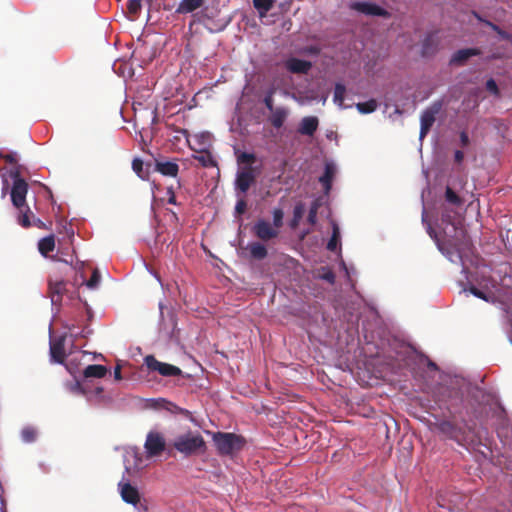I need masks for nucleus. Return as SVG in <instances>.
I'll list each match as a JSON object with an SVG mask.
<instances>
[{
	"mask_svg": "<svg viewBox=\"0 0 512 512\" xmlns=\"http://www.w3.org/2000/svg\"><path fill=\"white\" fill-rule=\"evenodd\" d=\"M141 0H129L127 4V9L130 14L137 15L141 10Z\"/></svg>",
	"mask_w": 512,
	"mask_h": 512,
	"instance_id": "nucleus-42",
	"label": "nucleus"
},
{
	"mask_svg": "<svg viewBox=\"0 0 512 512\" xmlns=\"http://www.w3.org/2000/svg\"><path fill=\"white\" fill-rule=\"evenodd\" d=\"M157 403L167 404V401H166V400H164V399H158V400H157Z\"/></svg>",
	"mask_w": 512,
	"mask_h": 512,
	"instance_id": "nucleus-63",
	"label": "nucleus"
},
{
	"mask_svg": "<svg viewBox=\"0 0 512 512\" xmlns=\"http://www.w3.org/2000/svg\"><path fill=\"white\" fill-rule=\"evenodd\" d=\"M429 366L432 368H436V365L433 362H429Z\"/></svg>",
	"mask_w": 512,
	"mask_h": 512,
	"instance_id": "nucleus-64",
	"label": "nucleus"
},
{
	"mask_svg": "<svg viewBox=\"0 0 512 512\" xmlns=\"http://www.w3.org/2000/svg\"><path fill=\"white\" fill-rule=\"evenodd\" d=\"M273 93H274V90L271 89L264 97V104L266 106V108L270 111H273L274 108H273Z\"/></svg>",
	"mask_w": 512,
	"mask_h": 512,
	"instance_id": "nucleus-45",
	"label": "nucleus"
},
{
	"mask_svg": "<svg viewBox=\"0 0 512 512\" xmlns=\"http://www.w3.org/2000/svg\"><path fill=\"white\" fill-rule=\"evenodd\" d=\"M300 131H301L303 134H306V135H308V136L312 137V136L314 135V132H315L316 130H310V129H307V130H300Z\"/></svg>",
	"mask_w": 512,
	"mask_h": 512,
	"instance_id": "nucleus-60",
	"label": "nucleus"
},
{
	"mask_svg": "<svg viewBox=\"0 0 512 512\" xmlns=\"http://www.w3.org/2000/svg\"><path fill=\"white\" fill-rule=\"evenodd\" d=\"M51 304L57 305L61 302L62 295L65 291V283L63 281H51L49 283Z\"/></svg>",
	"mask_w": 512,
	"mask_h": 512,
	"instance_id": "nucleus-20",
	"label": "nucleus"
},
{
	"mask_svg": "<svg viewBox=\"0 0 512 512\" xmlns=\"http://www.w3.org/2000/svg\"><path fill=\"white\" fill-rule=\"evenodd\" d=\"M180 131H181V132H183V133L185 134V136L187 137V140L189 141V137H190V135L187 133V132H188V130L183 129V130H180Z\"/></svg>",
	"mask_w": 512,
	"mask_h": 512,
	"instance_id": "nucleus-61",
	"label": "nucleus"
},
{
	"mask_svg": "<svg viewBox=\"0 0 512 512\" xmlns=\"http://www.w3.org/2000/svg\"><path fill=\"white\" fill-rule=\"evenodd\" d=\"M213 441L219 453L224 455H229L240 450L243 444L242 439L232 433L218 432L214 434Z\"/></svg>",
	"mask_w": 512,
	"mask_h": 512,
	"instance_id": "nucleus-4",
	"label": "nucleus"
},
{
	"mask_svg": "<svg viewBox=\"0 0 512 512\" xmlns=\"http://www.w3.org/2000/svg\"><path fill=\"white\" fill-rule=\"evenodd\" d=\"M460 140H461L462 145H464V146H466L469 143V137L465 130L462 131V133L460 135Z\"/></svg>",
	"mask_w": 512,
	"mask_h": 512,
	"instance_id": "nucleus-54",
	"label": "nucleus"
},
{
	"mask_svg": "<svg viewBox=\"0 0 512 512\" xmlns=\"http://www.w3.org/2000/svg\"><path fill=\"white\" fill-rule=\"evenodd\" d=\"M139 112H140V117L146 116L147 118H149L151 120V124L156 123V109L155 108L146 107L143 110H140Z\"/></svg>",
	"mask_w": 512,
	"mask_h": 512,
	"instance_id": "nucleus-43",
	"label": "nucleus"
},
{
	"mask_svg": "<svg viewBox=\"0 0 512 512\" xmlns=\"http://www.w3.org/2000/svg\"><path fill=\"white\" fill-rule=\"evenodd\" d=\"M55 247L54 237L52 235L42 238L38 242L39 252L46 256L49 252L53 251Z\"/></svg>",
	"mask_w": 512,
	"mask_h": 512,
	"instance_id": "nucleus-24",
	"label": "nucleus"
},
{
	"mask_svg": "<svg viewBox=\"0 0 512 512\" xmlns=\"http://www.w3.org/2000/svg\"><path fill=\"white\" fill-rule=\"evenodd\" d=\"M377 106V101L374 99H370L366 102H361L356 105L358 111L362 114H367L375 111Z\"/></svg>",
	"mask_w": 512,
	"mask_h": 512,
	"instance_id": "nucleus-29",
	"label": "nucleus"
},
{
	"mask_svg": "<svg viewBox=\"0 0 512 512\" xmlns=\"http://www.w3.org/2000/svg\"><path fill=\"white\" fill-rule=\"evenodd\" d=\"M88 389L93 394V399L87 400L91 403H100L105 401V396L103 395V387L97 386L92 389L90 382H88Z\"/></svg>",
	"mask_w": 512,
	"mask_h": 512,
	"instance_id": "nucleus-32",
	"label": "nucleus"
},
{
	"mask_svg": "<svg viewBox=\"0 0 512 512\" xmlns=\"http://www.w3.org/2000/svg\"><path fill=\"white\" fill-rule=\"evenodd\" d=\"M340 244V228L336 222L332 221V235L327 243L329 251H335Z\"/></svg>",
	"mask_w": 512,
	"mask_h": 512,
	"instance_id": "nucleus-25",
	"label": "nucleus"
},
{
	"mask_svg": "<svg viewBox=\"0 0 512 512\" xmlns=\"http://www.w3.org/2000/svg\"><path fill=\"white\" fill-rule=\"evenodd\" d=\"M284 66L290 73L307 74L312 68V63L307 60L291 57L285 61Z\"/></svg>",
	"mask_w": 512,
	"mask_h": 512,
	"instance_id": "nucleus-13",
	"label": "nucleus"
},
{
	"mask_svg": "<svg viewBox=\"0 0 512 512\" xmlns=\"http://www.w3.org/2000/svg\"><path fill=\"white\" fill-rule=\"evenodd\" d=\"M144 363L150 371H157L160 375L169 377V376H178L181 374V369L164 362L158 361L153 355H147L144 358Z\"/></svg>",
	"mask_w": 512,
	"mask_h": 512,
	"instance_id": "nucleus-6",
	"label": "nucleus"
},
{
	"mask_svg": "<svg viewBox=\"0 0 512 512\" xmlns=\"http://www.w3.org/2000/svg\"><path fill=\"white\" fill-rule=\"evenodd\" d=\"M196 158L203 164V166H208L211 162V159L208 155H201L197 156Z\"/></svg>",
	"mask_w": 512,
	"mask_h": 512,
	"instance_id": "nucleus-52",
	"label": "nucleus"
},
{
	"mask_svg": "<svg viewBox=\"0 0 512 512\" xmlns=\"http://www.w3.org/2000/svg\"><path fill=\"white\" fill-rule=\"evenodd\" d=\"M286 112L285 110L283 109H274L273 111H271V117H270V122L272 124V126L274 128H281L284 121H285V118H286Z\"/></svg>",
	"mask_w": 512,
	"mask_h": 512,
	"instance_id": "nucleus-26",
	"label": "nucleus"
},
{
	"mask_svg": "<svg viewBox=\"0 0 512 512\" xmlns=\"http://www.w3.org/2000/svg\"><path fill=\"white\" fill-rule=\"evenodd\" d=\"M252 230L262 241H268L278 236V230L268 221L263 219L256 221Z\"/></svg>",
	"mask_w": 512,
	"mask_h": 512,
	"instance_id": "nucleus-12",
	"label": "nucleus"
},
{
	"mask_svg": "<svg viewBox=\"0 0 512 512\" xmlns=\"http://www.w3.org/2000/svg\"><path fill=\"white\" fill-rule=\"evenodd\" d=\"M318 123V118L315 116L305 117L301 122L300 128H317Z\"/></svg>",
	"mask_w": 512,
	"mask_h": 512,
	"instance_id": "nucleus-40",
	"label": "nucleus"
},
{
	"mask_svg": "<svg viewBox=\"0 0 512 512\" xmlns=\"http://www.w3.org/2000/svg\"><path fill=\"white\" fill-rule=\"evenodd\" d=\"M19 223H20L23 227H28V226H30V220H29V216L27 215V213H24V214H22V215L19 217Z\"/></svg>",
	"mask_w": 512,
	"mask_h": 512,
	"instance_id": "nucleus-49",
	"label": "nucleus"
},
{
	"mask_svg": "<svg viewBox=\"0 0 512 512\" xmlns=\"http://www.w3.org/2000/svg\"><path fill=\"white\" fill-rule=\"evenodd\" d=\"M273 226L279 230L283 223V211L280 208H276L273 210Z\"/></svg>",
	"mask_w": 512,
	"mask_h": 512,
	"instance_id": "nucleus-39",
	"label": "nucleus"
},
{
	"mask_svg": "<svg viewBox=\"0 0 512 512\" xmlns=\"http://www.w3.org/2000/svg\"><path fill=\"white\" fill-rule=\"evenodd\" d=\"M318 209H319V204L317 201H314L310 207L308 219H307L311 225H314L316 223Z\"/></svg>",
	"mask_w": 512,
	"mask_h": 512,
	"instance_id": "nucleus-41",
	"label": "nucleus"
},
{
	"mask_svg": "<svg viewBox=\"0 0 512 512\" xmlns=\"http://www.w3.org/2000/svg\"><path fill=\"white\" fill-rule=\"evenodd\" d=\"M65 387L74 395L84 396L86 400L93 399V394L88 389V381H79L75 379L73 382H67Z\"/></svg>",
	"mask_w": 512,
	"mask_h": 512,
	"instance_id": "nucleus-17",
	"label": "nucleus"
},
{
	"mask_svg": "<svg viewBox=\"0 0 512 512\" xmlns=\"http://www.w3.org/2000/svg\"><path fill=\"white\" fill-rule=\"evenodd\" d=\"M106 374L107 369L103 365H88L83 371L85 378H103Z\"/></svg>",
	"mask_w": 512,
	"mask_h": 512,
	"instance_id": "nucleus-22",
	"label": "nucleus"
},
{
	"mask_svg": "<svg viewBox=\"0 0 512 512\" xmlns=\"http://www.w3.org/2000/svg\"><path fill=\"white\" fill-rule=\"evenodd\" d=\"M123 460L127 471L131 469L139 470L147 466L146 457L141 454L138 447L125 448Z\"/></svg>",
	"mask_w": 512,
	"mask_h": 512,
	"instance_id": "nucleus-7",
	"label": "nucleus"
},
{
	"mask_svg": "<svg viewBox=\"0 0 512 512\" xmlns=\"http://www.w3.org/2000/svg\"><path fill=\"white\" fill-rule=\"evenodd\" d=\"M305 206L302 203L295 205L293 210V219L291 220V227L295 228L298 226L300 220L303 217Z\"/></svg>",
	"mask_w": 512,
	"mask_h": 512,
	"instance_id": "nucleus-31",
	"label": "nucleus"
},
{
	"mask_svg": "<svg viewBox=\"0 0 512 512\" xmlns=\"http://www.w3.org/2000/svg\"><path fill=\"white\" fill-rule=\"evenodd\" d=\"M133 171L140 177L145 180L148 177V172L144 170V163L142 160L135 158L132 162Z\"/></svg>",
	"mask_w": 512,
	"mask_h": 512,
	"instance_id": "nucleus-33",
	"label": "nucleus"
},
{
	"mask_svg": "<svg viewBox=\"0 0 512 512\" xmlns=\"http://www.w3.org/2000/svg\"><path fill=\"white\" fill-rule=\"evenodd\" d=\"M486 89L493 94H498V86L493 79L486 82Z\"/></svg>",
	"mask_w": 512,
	"mask_h": 512,
	"instance_id": "nucleus-47",
	"label": "nucleus"
},
{
	"mask_svg": "<svg viewBox=\"0 0 512 512\" xmlns=\"http://www.w3.org/2000/svg\"><path fill=\"white\" fill-rule=\"evenodd\" d=\"M445 197H446L447 202H449L450 204H453L456 206H459L462 204L461 198L450 187L446 188Z\"/></svg>",
	"mask_w": 512,
	"mask_h": 512,
	"instance_id": "nucleus-37",
	"label": "nucleus"
},
{
	"mask_svg": "<svg viewBox=\"0 0 512 512\" xmlns=\"http://www.w3.org/2000/svg\"><path fill=\"white\" fill-rule=\"evenodd\" d=\"M439 45V39L437 36V32L429 33L422 44V55L430 56L437 51Z\"/></svg>",
	"mask_w": 512,
	"mask_h": 512,
	"instance_id": "nucleus-19",
	"label": "nucleus"
},
{
	"mask_svg": "<svg viewBox=\"0 0 512 512\" xmlns=\"http://www.w3.org/2000/svg\"><path fill=\"white\" fill-rule=\"evenodd\" d=\"M321 52V48L317 45L306 46L302 49L303 54L317 56Z\"/></svg>",
	"mask_w": 512,
	"mask_h": 512,
	"instance_id": "nucleus-44",
	"label": "nucleus"
},
{
	"mask_svg": "<svg viewBox=\"0 0 512 512\" xmlns=\"http://www.w3.org/2000/svg\"><path fill=\"white\" fill-rule=\"evenodd\" d=\"M337 173L338 167L336 163L333 160L326 161L324 166V172L318 179L326 195L329 194L332 186V181L336 177Z\"/></svg>",
	"mask_w": 512,
	"mask_h": 512,
	"instance_id": "nucleus-11",
	"label": "nucleus"
},
{
	"mask_svg": "<svg viewBox=\"0 0 512 512\" xmlns=\"http://www.w3.org/2000/svg\"><path fill=\"white\" fill-rule=\"evenodd\" d=\"M467 387L468 383L463 378L449 377L437 388L435 396L440 404L446 407L455 406L463 401Z\"/></svg>",
	"mask_w": 512,
	"mask_h": 512,
	"instance_id": "nucleus-2",
	"label": "nucleus"
},
{
	"mask_svg": "<svg viewBox=\"0 0 512 512\" xmlns=\"http://www.w3.org/2000/svg\"><path fill=\"white\" fill-rule=\"evenodd\" d=\"M349 7L367 16H379L383 18H389L391 16L386 9L372 2H352Z\"/></svg>",
	"mask_w": 512,
	"mask_h": 512,
	"instance_id": "nucleus-10",
	"label": "nucleus"
},
{
	"mask_svg": "<svg viewBox=\"0 0 512 512\" xmlns=\"http://www.w3.org/2000/svg\"><path fill=\"white\" fill-rule=\"evenodd\" d=\"M463 291H464V293L469 292L472 295H474L475 297L480 298V299H482V300H484L486 302H490L493 299L492 295L487 294L486 292H484V291H482V290H480V289H478L476 287H473V286L470 287L469 289H464Z\"/></svg>",
	"mask_w": 512,
	"mask_h": 512,
	"instance_id": "nucleus-35",
	"label": "nucleus"
},
{
	"mask_svg": "<svg viewBox=\"0 0 512 512\" xmlns=\"http://www.w3.org/2000/svg\"><path fill=\"white\" fill-rule=\"evenodd\" d=\"M435 113L433 110H426L421 116L420 128H431L435 121Z\"/></svg>",
	"mask_w": 512,
	"mask_h": 512,
	"instance_id": "nucleus-30",
	"label": "nucleus"
},
{
	"mask_svg": "<svg viewBox=\"0 0 512 512\" xmlns=\"http://www.w3.org/2000/svg\"><path fill=\"white\" fill-rule=\"evenodd\" d=\"M320 277L329 283H334V280H335V276H334L333 272L330 270L325 271Z\"/></svg>",
	"mask_w": 512,
	"mask_h": 512,
	"instance_id": "nucleus-48",
	"label": "nucleus"
},
{
	"mask_svg": "<svg viewBox=\"0 0 512 512\" xmlns=\"http://www.w3.org/2000/svg\"><path fill=\"white\" fill-rule=\"evenodd\" d=\"M430 130H420V133H419V140L422 141L424 139V137L428 134Z\"/></svg>",
	"mask_w": 512,
	"mask_h": 512,
	"instance_id": "nucleus-59",
	"label": "nucleus"
},
{
	"mask_svg": "<svg viewBox=\"0 0 512 512\" xmlns=\"http://www.w3.org/2000/svg\"><path fill=\"white\" fill-rule=\"evenodd\" d=\"M168 194L170 195V196H169V199H168V202H169L170 204L175 205V204H176V199H175V195H174V193H173V191H172V188H169V189H168Z\"/></svg>",
	"mask_w": 512,
	"mask_h": 512,
	"instance_id": "nucleus-55",
	"label": "nucleus"
},
{
	"mask_svg": "<svg viewBox=\"0 0 512 512\" xmlns=\"http://www.w3.org/2000/svg\"><path fill=\"white\" fill-rule=\"evenodd\" d=\"M248 249L250 251V255L255 259L261 260L267 256L266 247L259 242L250 243L248 245Z\"/></svg>",
	"mask_w": 512,
	"mask_h": 512,
	"instance_id": "nucleus-23",
	"label": "nucleus"
},
{
	"mask_svg": "<svg viewBox=\"0 0 512 512\" xmlns=\"http://www.w3.org/2000/svg\"><path fill=\"white\" fill-rule=\"evenodd\" d=\"M119 490L121 498L124 502L137 507L140 501L139 492L137 488L133 487L130 483H119Z\"/></svg>",
	"mask_w": 512,
	"mask_h": 512,
	"instance_id": "nucleus-15",
	"label": "nucleus"
},
{
	"mask_svg": "<svg viewBox=\"0 0 512 512\" xmlns=\"http://www.w3.org/2000/svg\"><path fill=\"white\" fill-rule=\"evenodd\" d=\"M173 447L184 456H191L205 449V441L198 432L188 431L175 437Z\"/></svg>",
	"mask_w": 512,
	"mask_h": 512,
	"instance_id": "nucleus-3",
	"label": "nucleus"
},
{
	"mask_svg": "<svg viewBox=\"0 0 512 512\" xmlns=\"http://www.w3.org/2000/svg\"><path fill=\"white\" fill-rule=\"evenodd\" d=\"M442 237H440L426 220V212L423 210L422 222L426 226L429 236L435 241L438 250L452 263H461L462 273L467 278V270L463 258L470 251V241L456 218H451L448 213L442 215Z\"/></svg>",
	"mask_w": 512,
	"mask_h": 512,
	"instance_id": "nucleus-1",
	"label": "nucleus"
},
{
	"mask_svg": "<svg viewBox=\"0 0 512 512\" xmlns=\"http://www.w3.org/2000/svg\"><path fill=\"white\" fill-rule=\"evenodd\" d=\"M254 181L255 174L252 166H241L236 174L235 189L244 195Z\"/></svg>",
	"mask_w": 512,
	"mask_h": 512,
	"instance_id": "nucleus-8",
	"label": "nucleus"
},
{
	"mask_svg": "<svg viewBox=\"0 0 512 512\" xmlns=\"http://www.w3.org/2000/svg\"><path fill=\"white\" fill-rule=\"evenodd\" d=\"M27 192L28 185L25 180L15 175L11 189V200L15 207L21 209L25 206Z\"/></svg>",
	"mask_w": 512,
	"mask_h": 512,
	"instance_id": "nucleus-9",
	"label": "nucleus"
},
{
	"mask_svg": "<svg viewBox=\"0 0 512 512\" xmlns=\"http://www.w3.org/2000/svg\"><path fill=\"white\" fill-rule=\"evenodd\" d=\"M154 170L163 176L176 177L179 171V166L175 161L156 159Z\"/></svg>",
	"mask_w": 512,
	"mask_h": 512,
	"instance_id": "nucleus-16",
	"label": "nucleus"
},
{
	"mask_svg": "<svg viewBox=\"0 0 512 512\" xmlns=\"http://www.w3.org/2000/svg\"><path fill=\"white\" fill-rule=\"evenodd\" d=\"M464 159V153L460 150H456L454 153V160L457 164H461Z\"/></svg>",
	"mask_w": 512,
	"mask_h": 512,
	"instance_id": "nucleus-51",
	"label": "nucleus"
},
{
	"mask_svg": "<svg viewBox=\"0 0 512 512\" xmlns=\"http://www.w3.org/2000/svg\"><path fill=\"white\" fill-rule=\"evenodd\" d=\"M481 51L478 48H466L456 51L451 60L452 65H464L465 62L472 56L480 55Z\"/></svg>",
	"mask_w": 512,
	"mask_h": 512,
	"instance_id": "nucleus-18",
	"label": "nucleus"
},
{
	"mask_svg": "<svg viewBox=\"0 0 512 512\" xmlns=\"http://www.w3.org/2000/svg\"><path fill=\"white\" fill-rule=\"evenodd\" d=\"M166 448L164 436L158 431H150L144 443L146 458L160 456Z\"/></svg>",
	"mask_w": 512,
	"mask_h": 512,
	"instance_id": "nucleus-5",
	"label": "nucleus"
},
{
	"mask_svg": "<svg viewBox=\"0 0 512 512\" xmlns=\"http://www.w3.org/2000/svg\"><path fill=\"white\" fill-rule=\"evenodd\" d=\"M237 161L239 165L251 166V164L255 161V156L251 153L242 152L238 155Z\"/></svg>",
	"mask_w": 512,
	"mask_h": 512,
	"instance_id": "nucleus-36",
	"label": "nucleus"
},
{
	"mask_svg": "<svg viewBox=\"0 0 512 512\" xmlns=\"http://www.w3.org/2000/svg\"><path fill=\"white\" fill-rule=\"evenodd\" d=\"M85 354H86V353H85V352H82V351L78 352L75 356H73V357L69 360V361H70V363H72V362H74V361L78 360V357H79V356H84Z\"/></svg>",
	"mask_w": 512,
	"mask_h": 512,
	"instance_id": "nucleus-58",
	"label": "nucleus"
},
{
	"mask_svg": "<svg viewBox=\"0 0 512 512\" xmlns=\"http://www.w3.org/2000/svg\"><path fill=\"white\" fill-rule=\"evenodd\" d=\"M65 340L66 336H61L56 341H50V356L51 360L55 363L63 364L64 359L66 358V350H65Z\"/></svg>",
	"mask_w": 512,
	"mask_h": 512,
	"instance_id": "nucleus-14",
	"label": "nucleus"
},
{
	"mask_svg": "<svg viewBox=\"0 0 512 512\" xmlns=\"http://www.w3.org/2000/svg\"><path fill=\"white\" fill-rule=\"evenodd\" d=\"M100 281H101V275H100L99 271L97 269H95L92 273L91 278L88 281H86V286L89 289H96L99 286Z\"/></svg>",
	"mask_w": 512,
	"mask_h": 512,
	"instance_id": "nucleus-38",
	"label": "nucleus"
},
{
	"mask_svg": "<svg viewBox=\"0 0 512 512\" xmlns=\"http://www.w3.org/2000/svg\"><path fill=\"white\" fill-rule=\"evenodd\" d=\"M151 132V130H135V138L140 137L142 142H145V137H148L147 133Z\"/></svg>",
	"mask_w": 512,
	"mask_h": 512,
	"instance_id": "nucleus-50",
	"label": "nucleus"
},
{
	"mask_svg": "<svg viewBox=\"0 0 512 512\" xmlns=\"http://www.w3.org/2000/svg\"><path fill=\"white\" fill-rule=\"evenodd\" d=\"M205 0H181L176 12L180 14H187L195 11L203 6Z\"/></svg>",
	"mask_w": 512,
	"mask_h": 512,
	"instance_id": "nucleus-21",
	"label": "nucleus"
},
{
	"mask_svg": "<svg viewBox=\"0 0 512 512\" xmlns=\"http://www.w3.org/2000/svg\"><path fill=\"white\" fill-rule=\"evenodd\" d=\"M37 429L33 426H25L21 430V439L25 443H32L37 438Z\"/></svg>",
	"mask_w": 512,
	"mask_h": 512,
	"instance_id": "nucleus-28",
	"label": "nucleus"
},
{
	"mask_svg": "<svg viewBox=\"0 0 512 512\" xmlns=\"http://www.w3.org/2000/svg\"><path fill=\"white\" fill-rule=\"evenodd\" d=\"M114 378L117 381H120L122 379L121 366L119 364L114 369Z\"/></svg>",
	"mask_w": 512,
	"mask_h": 512,
	"instance_id": "nucleus-53",
	"label": "nucleus"
},
{
	"mask_svg": "<svg viewBox=\"0 0 512 512\" xmlns=\"http://www.w3.org/2000/svg\"><path fill=\"white\" fill-rule=\"evenodd\" d=\"M326 137L329 140H336L337 139V133L334 130H329V132L326 134Z\"/></svg>",
	"mask_w": 512,
	"mask_h": 512,
	"instance_id": "nucleus-56",
	"label": "nucleus"
},
{
	"mask_svg": "<svg viewBox=\"0 0 512 512\" xmlns=\"http://www.w3.org/2000/svg\"><path fill=\"white\" fill-rule=\"evenodd\" d=\"M253 5L261 16L266 15L274 5V0H253Z\"/></svg>",
	"mask_w": 512,
	"mask_h": 512,
	"instance_id": "nucleus-27",
	"label": "nucleus"
},
{
	"mask_svg": "<svg viewBox=\"0 0 512 512\" xmlns=\"http://www.w3.org/2000/svg\"><path fill=\"white\" fill-rule=\"evenodd\" d=\"M66 367H67L68 371L70 372V374L74 375V371L72 368H70V365L66 364Z\"/></svg>",
	"mask_w": 512,
	"mask_h": 512,
	"instance_id": "nucleus-62",
	"label": "nucleus"
},
{
	"mask_svg": "<svg viewBox=\"0 0 512 512\" xmlns=\"http://www.w3.org/2000/svg\"><path fill=\"white\" fill-rule=\"evenodd\" d=\"M345 93V86L341 83H337L334 88V102L339 106L343 105Z\"/></svg>",
	"mask_w": 512,
	"mask_h": 512,
	"instance_id": "nucleus-34",
	"label": "nucleus"
},
{
	"mask_svg": "<svg viewBox=\"0 0 512 512\" xmlns=\"http://www.w3.org/2000/svg\"><path fill=\"white\" fill-rule=\"evenodd\" d=\"M238 197H239V199H238V201L236 203L235 211H236L237 214H242L245 211V209H246V202H245V200L243 198V195L242 196L238 195Z\"/></svg>",
	"mask_w": 512,
	"mask_h": 512,
	"instance_id": "nucleus-46",
	"label": "nucleus"
},
{
	"mask_svg": "<svg viewBox=\"0 0 512 512\" xmlns=\"http://www.w3.org/2000/svg\"><path fill=\"white\" fill-rule=\"evenodd\" d=\"M69 334H70L71 337H74V338H76L78 336H82L81 333L74 331L73 328H69Z\"/></svg>",
	"mask_w": 512,
	"mask_h": 512,
	"instance_id": "nucleus-57",
	"label": "nucleus"
}]
</instances>
